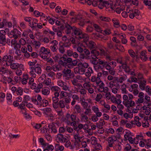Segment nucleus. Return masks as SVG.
Returning a JSON list of instances; mask_svg holds the SVG:
<instances>
[{
  "instance_id": "5fc2aeb1",
  "label": "nucleus",
  "mask_w": 151,
  "mask_h": 151,
  "mask_svg": "<svg viewBox=\"0 0 151 151\" xmlns=\"http://www.w3.org/2000/svg\"><path fill=\"white\" fill-rule=\"evenodd\" d=\"M91 57L92 58L93 60L92 62V63L94 65H96V62L97 61L96 59H98L97 57L94 58L93 57V55H91Z\"/></svg>"
},
{
  "instance_id": "0e129e2a",
  "label": "nucleus",
  "mask_w": 151,
  "mask_h": 151,
  "mask_svg": "<svg viewBox=\"0 0 151 151\" xmlns=\"http://www.w3.org/2000/svg\"><path fill=\"white\" fill-rule=\"evenodd\" d=\"M128 29L130 31H132L134 29V27L132 24H129L128 25Z\"/></svg>"
},
{
  "instance_id": "473e14b6",
  "label": "nucleus",
  "mask_w": 151,
  "mask_h": 151,
  "mask_svg": "<svg viewBox=\"0 0 151 151\" xmlns=\"http://www.w3.org/2000/svg\"><path fill=\"white\" fill-rule=\"evenodd\" d=\"M115 139H113L111 137H108V143H110L111 142H114L116 141L117 138L116 136H114Z\"/></svg>"
},
{
  "instance_id": "4468645a",
  "label": "nucleus",
  "mask_w": 151,
  "mask_h": 151,
  "mask_svg": "<svg viewBox=\"0 0 151 151\" xmlns=\"http://www.w3.org/2000/svg\"><path fill=\"white\" fill-rule=\"evenodd\" d=\"M91 24L93 25V26L95 29V30L98 32H101L102 33L103 30H101V28L97 24L92 23V22L90 23Z\"/></svg>"
},
{
  "instance_id": "ddd939ff",
  "label": "nucleus",
  "mask_w": 151,
  "mask_h": 151,
  "mask_svg": "<svg viewBox=\"0 0 151 151\" xmlns=\"http://www.w3.org/2000/svg\"><path fill=\"white\" fill-rule=\"evenodd\" d=\"M7 58V56L5 55L3 56L1 58V60L3 62V63H4L5 64L4 66H6L10 65V63L8 62Z\"/></svg>"
},
{
  "instance_id": "e433bc0d",
  "label": "nucleus",
  "mask_w": 151,
  "mask_h": 151,
  "mask_svg": "<svg viewBox=\"0 0 151 151\" xmlns=\"http://www.w3.org/2000/svg\"><path fill=\"white\" fill-rule=\"evenodd\" d=\"M59 45L60 46V47L59 48V50L60 52L62 54L64 53L65 51V50H64V47L63 46V45L62 44H59Z\"/></svg>"
},
{
  "instance_id": "2f4dec72",
  "label": "nucleus",
  "mask_w": 151,
  "mask_h": 151,
  "mask_svg": "<svg viewBox=\"0 0 151 151\" xmlns=\"http://www.w3.org/2000/svg\"><path fill=\"white\" fill-rule=\"evenodd\" d=\"M92 25H89L86 28V32H91L93 31V28L92 27Z\"/></svg>"
},
{
  "instance_id": "1a4fd4ad",
  "label": "nucleus",
  "mask_w": 151,
  "mask_h": 151,
  "mask_svg": "<svg viewBox=\"0 0 151 151\" xmlns=\"http://www.w3.org/2000/svg\"><path fill=\"white\" fill-rule=\"evenodd\" d=\"M52 100L53 101V107L54 109H57L58 107V104L59 101V98L53 96L52 97Z\"/></svg>"
},
{
  "instance_id": "58836bf2",
  "label": "nucleus",
  "mask_w": 151,
  "mask_h": 151,
  "mask_svg": "<svg viewBox=\"0 0 151 151\" xmlns=\"http://www.w3.org/2000/svg\"><path fill=\"white\" fill-rule=\"evenodd\" d=\"M129 100H127L126 101H123V103L124 105V106L127 108V110H129V108L131 106H130L129 105Z\"/></svg>"
},
{
  "instance_id": "a878e982",
  "label": "nucleus",
  "mask_w": 151,
  "mask_h": 151,
  "mask_svg": "<svg viewBox=\"0 0 151 151\" xmlns=\"http://www.w3.org/2000/svg\"><path fill=\"white\" fill-rule=\"evenodd\" d=\"M98 80V79H97V78H96L95 76H93L92 77L91 80V81L92 82H94L95 81H96V84L98 85H99L101 82H102L101 80H100L99 81H97Z\"/></svg>"
},
{
  "instance_id": "c03bdc74",
  "label": "nucleus",
  "mask_w": 151,
  "mask_h": 151,
  "mask_svg": "<svg viewBox=\"0 0 151 151\" xmlns=\"http://www.w3.org/2000/svg\"><path fill=\"white\" fill-rule=\"evenodd\" d=\"M128 52L132 58H134L135 57V52L132 50H128Z\"/></svg>"
},
{
  "instance_id": "774afa93",
  "label": "nucleus",
  "mask_w": 151,
  "mask_h": 151,
  "mask_svg": "<svg viewBox=\"0 0 151 151\" xmlns=\"http://www.w3.org/2000/svg\"><path fill=\"white\" fill-rule=\"evenodd\" d=\"M143 3L146 6H149L151 4V1L147 0H144Z\"/></svg>"
},
{
  "instance_id": "49530a36",
  "label": "nucleus",
  "mask_w": 151,
  "mask_h": 151,
  "mask_svg": "<svg viewBox=\"0 0 151 151\" xmlns=\"http://www.w3.org/2000/svg\"><path fill=\"white\" fill-rule=\"evenodd\" d=\"M91 140L92 142H93V143L92 144L93 145L96 144L97 143V139L95 137H92L91 138Z\"/></svg>"
},
{
  "instance_id": "9d476101",
  "label": "nucleus",
  "mask_w": 151,
  "mask_h": 151,
  "mask_svg": "<svg viewBox=\"0 0 151 151\" xmlns=\"http://www.w3.org/2000/svg\"><path fill=\"white\" fill-rule=\"evenodd\" d=\"M122 67L125 72L129 73L130 72V69L129 66L127 65L126 62H125L122 64Z\"/></svg>"
},
{
  "instance_id": "2eb2a0df",
  "label": "nucleus",
  "mask_w": 151,
  "mask_h": 151,
  "mask_svg": "<svg viewBox=\"0 0 151 151\" xmlns=\"http://www.w3.org/2000/svg\"><path fill=\"white\" fill-rule=\"evenodd\" d=\"M48 127L49 129H51L52 131L53 132V133H55L57 132V130L56 129L55 125L53 123L49 124L48 125Z\"/></svg>"
},
{
  "instance_id": "680f3d73",
  "label": "nucleus",
  "mask_w": 151,
  "mask_h": 151,
  "mask_svg": "<svg viewBox=\"0 0 151 151\" xmlns=\"http://www.w3.org/2000/svg\"><path fill=\"white\" fill-rule=\"evenodd\" d=\"M36 96H33L31 99V100L35 104H37L38 102V101L36 99Z\"/></svg>"
},
{
  "instance_id": "9b49d317",
  "label": "nucleus",
  "mask_w": 151,
  "mask_h": 151,
  "mask_svg": "<svg viewBox=\"0 0 151 151\" xmlns=\"http://www.w3.org/2000/svg\"><path fill=\"white\" fill-rule=\"evenodd\" d=\"M105 124L104 121V119L101 118L100 119V121H99V123L97 122L96 123L97 127L99 129H102L103 127H102Z\"/></svg>"
},
{
  "instance_id": "4c0bfd02",
  "label": "nucleus",
  "mask_w": 151,
  "mask_h": 151,
  "mask_svg": "<svg viewBox=\"0 0 151 151\" xmlns=\"http://www.w3.org/2000/svg\"><path fill=\"white\" fill-rule=\"evenodd\" d=\"M82 19V15L81 14H78L77 15L75 18H72V19H75V21H77V20L81 19Z\"/></svg>"
},
{
  "instance_id": "052dcab7",
  "label": "nucleus",
  "mask_w": 151,
  "mask_h": 151,
  "mask_svg": "<svg viewBox=\"0 0 151 151\" xmlns=\"http://www.w3.org/2000/svg\"><path fill=\"white\" fill-rule=\"evenodd\" d=\"M119 27H121L122 29L124 31H125L128 28L127 25L124 24H122L121 25H119Z\"/></svg>"
},
{
  "instance_id": "6e6552de",
  "label": "nucleus",
  "mask_w": 151,
  "mask_h": 151,
  "mask_svg": "<svg viewBox=\"0 0 151 151\" xmlns=\"http://www.w3.org/2000/svg\"><path fill=\"white\" fill-rule=\"evenodd\" d=\"M17 39H12L11 41V45L12 46H13L14 49L16 50H17L18 48H20V46L19 44H18V42H17L16 40Z\"/></svg>"
},
{
  "instance_id": "a19ab883",
  "label": "nucleus",
  "mask_w": 151,
  "mask_h": 151,
  "mask_svg": "<svg viewBox=\"0 0 151 151\" xmlns=\"http://www.w3.org/2000/svg\"><path fill=\"white\" fill-rule=\"evenodd\" d=\"M107 45L108 48L110 49H112L113 48L114 44L111 41H109L107 43Z\"/></svg>"
},
{
  "instance_id": "5701e85b",
  "label": "nucleus",
  "mask_w": 151,
  "mask_h": 151,
  "mask_svg": "<svg viewBox=\"0 0 151 151\" xmlns=\"http://www.w3.org/2000/svg\"><path fill=\"white\" fill-rule=\"evenodd\" d=\"M28 96L27 95H25L24 96V99L22 101L23 103H24L26 104V106L28 107Z\"/></svg>"
},
{
  "instance_id": "aec40b11",
  "label": "nucleus",
  "mask_w": 151,
  "mask_h": 151,
  "mask_svg": "<svg viewBox=\"0 0 151 151\" xmlns=\"http://www.w3.org/2000/svg\"><path fill=\"white\" fill-rule=\"evenodd\" d=\"M18 51H19V53H18V50H16L15 54L17 55L14 56V58L17 60H20L21 59L20 56L21 55V50H18Z\"/></svg>"
},
{
  "instance_id": "f257e3e1",
  "label": "nucleus",
  "mask_w": 151,
  "mask_h": 151,
  "mask_svg": "<svg viewBox=\"0 0 151 151\" xmlns=\"http://www.w3.org/2000/svg\"><path fill=\"white\" fill-rule=\"evenodd\" d=\"M65 27L67 29L65 32L67 34H68L71 33V35L73 36V35L80 36L81 34H82V31L80 29H78L75 26H71L68 24H66Z\"/></svg>"
},
{
  "instance_id": "0eeeda50",
  "label": "nucleus",
  "mask_w": 151,
  "mask_h": 151,
  "mask_svg": "<svg viewBox=\"0 0 151 151\" xmlns=\"http://www.w3.org/2000/svg\"><path fill=\"white\" fill-rule=\"evenodd\" d=\"M39 66H40V65L38 64H37L34 67H29V69L32 70H34L35 72L36 73L38 74H40L41 73L42 70L40 67Z\"/></svg>"
},
{
  "instance_id": "f704fd0d",
  "label": "nucleus",
  "mask_w": 151,
  "mask_h": 151,
  "mask_svg": "<svg viewBox=\"0 0 151 151\" xmlns=\"http://www.w3.org/2000/svg\"><path fill=\"white\" fill-rule=\"evenodd\" d=\"M51 82V80L49 78H47L46 80H45L44 81L42 82V83H45L47 86L50 84Z\"/></svg>"
},
{
  "instance_id": "864d4df0",
  "label": "nucleus",
  "mask_w": 151,
  "mask_h": 151,
  "mask_svg": "<svg viewBox=\"0 0 151 151\" xmlns=\"http://www.w3.org/2000/svg\"><path fill=\"white\" fill-rule=\"evenodd\" d=\"M127 145H128V146H126L124 148V151H129L132 149V147L129 144H127Z\"/></svg>"
},
{
  "instance_id": "bf43d9fd",
  "label": "nucleus",
  "mask_w": 151,
  "mask_h": 151,
  "mask_svg": "<svg viewBox=\"0 0 151 151\" xmlns=\"http://www.w3.org/2000/svg\"><path fill=\"white\" fill-rule=\"evenodd\" d=\"M45 54H42L40 53H39L38 55L40 56L42 58L44 59H46L47 58V56Z\"/></svg>"
},
{
  "instance_id": "39448f33",
  "label": "nucleus",
  "mask_w": 151,
  "mask_h": 151,
  "mask_svg": "<svg viewBox=\"0 0 151 151\" xmlns=\"http://www.w3.org/2000/svg\"><path fill=\"white\" fill-rule=\"evenodd\" d=\"M38 21L37 19H33L32 21L29 19V26L31 27L32 30L37 29L36 24L37 23Z\"/></svg>"
},
{
  "instance_id": "8fccbe9b",
  "label": "nucleus",
  "mask_w": 151,
  "mask_h": 151,
  "mask_svg": "<svg viewBox=\"0 0 151 151\" xmlns=\"http://www.w3.org/2000/svg\"><path fill=\"white\" fill-rule=\"evenodd\" d=\"M112 21L114 25H119L118 27H119V20L118 19H116L114 18L112 19Z\"/></svg>"
},
{
  "instance_id": "7c9ffc66",
  "label": "nucleus",
  "mask_w": 151,
  "mask_h": 151,
  "mask_svg": "<svg viewBox=\"0 0 151 151\" xmlns=\"http://www.w3.org/2000/svg\"><path fill=\"white\" fill-rule=\"evenodd\" d=\"M74 109L76 110L77 113H80L81 111V109L80 106L78 104L76 105L74 107Z\"/></svg>"
},
{
  "instance_id": "6e6d98bb",
  "label": "nucleus",
  "mask_w": 151,
  "mask_h": 151,
  "mask_svg": "<svg viewBox=\"0 0 151 151\" xmlns=\"http://www.w3.org/2000/svg\"><path fill=\"white\" fill-rule=\"evenodd\" d=\"M0 72L2 73V74H4L6 72V70L4 66H3L0 68Z\"/></svg>"
},
{
  "instance_id": "4d7b16f0",
  "label": "nucleus",
  "mask_w": 151,
  "mask_h": 151,
  "mask_svg": "<svg viewBox=\"0 0 151 151\" xmlns=\"http://www.w3.org/2000/svg\"><path fill=\"white\" fill-rule=\"evenodd\" d=\"M69 77H67L66 78L67 80H69L70 78H73L75 76L73 72H70L69 74Z\"/></svg>"
},
{
  "instance_id": "13d9d810",
  "label": "nucleus",
  "mask_w": 151,
  "mask_h": 151,
  "mask_svg": "<svg viewBox=\"0 0 151 151\" xmlns=\"http://www.w3.org/2000/svg\"><path fill=\"white\" fill-rule=\"evenodd\" d=\"M111 102L113 103H115L117 102V100H116V98L113 95L111 96Z\"/></svg>"
},
{
  "instance_id": "f03ea898",
  "label": "nucleus",
  "mask_w": 151,
  "mask_h": 151,
  "mask_svg": "<svg viewBox=\"0 0 151 151\" xmlns=\"http://www.w3.org/2000/svg\"><path fill=\"white\" fill-rule=\"evenodd\" d=\"M8 34L10 38L17 39L18 37H21V32L14 27L13 30H12L10 33H8Z\"/></svg>"
},
{
  "instance_id": "7ed1b4c3",
  "label": "nucleus",
  "mask_w": 151,
  "mask_h": 151,
  "mask_svg": "<svg viewBox=\"0 0 151 151\" xmlns=\"http://www.w3.org/2000/svg\"><path fill=\"white\" fill-rule=\"evenodd\" d=\"M25 105H26V104L23 103L22 102V103L19 104V107H18V108L21 109V112L23 114L24 117L26 119H28V115L27 116V110L25 107Z\"/></svg>"
},
{
  "instance_id": "37998d69",
  "label": "nucleus",
  "mask_w": 151,
  "mask_h": 151,
  "mask_svg": "<svg viewBox=\"0 0 151 151\" xmlns=\"http://www.w3.org/2000/svg\"><path fill=\"white\" fill-rule=\"evenodd\" d=\"M102 98V96L101 93L97 94L95 98V100L97 102H99Z\"/></svg>"
},
{
  "instance_id": "412c9836",
  "label": "nucleus",
  "mask_w": 151,
  "mask_h": 151,
  "mask_svg": "<svg viewBox=\"0 0 151 151\" xmlns=\"http://www.w3.org/2000/svg\"><path fill=\"white\" fill-rule=\"evenodd\" d=\"M10 65V67L13 69H17L18 68L19 66V64L18 63H11Z\"/></svg>"
},
{
  "instance_id": "79ce46f5",
  "label": "nucleus",
  "mask_w": 151,
  "mask_h": 151,
  "mask_svg": "<svg viewBox=\"0 0 151 151\" xmlns=\"http://www.w3.org/2000/svg\"><path fill=\"white\" fill-rule=\"evenodd\" d=\"M132 133L131 132H126V134L124 135V140L125 141H127L128 140L127 138L129 137L130 135H131L132 136V135H131Z\"/></svg>"
},
{
  "instance_id": "dca6fc26",
  "label": "nucleus",
  "mask_w": 151,
  "mask_h": 151,
  "mask_svg": "<svg viewBox=\"0 0 151 151\" xmlns=\"http://www.w3.org/2000/svg\"><path fill=\"white\" fill-rule=\"evenodd\" d=\"M43 114L46 115V117L48 116L49 114L51 113V109L50 108H46L43 109Z\"/></svg>"
},
{
  "instance_id": "69168bd1",
  "label": "nucleus",
  "mask_w": 151,
  "mask_h": 151,
  "mask_svg": "<svg viewBox=\"0 0 151 151\" xmlns=\"http://www.w3.org/2000/svg\"><path fill=\"white\" fill-rule=\"evenodd\" d=\"M16 74L18 76H20L22 74L21 70L20 69L18 68L16 69Z\"/></svg>"
},
{
  "instance_id": "e2e57ef3",
  "label": "nucleus",
  "mask_w": 151,
  "mask_h": 151,
  "mask_svg": "<svg viewBox=\"0 0 151 151\" xmlns=\"http://www.w3.org/2000/svg\"><path fill=\"white\" fill-rule=\"evenodd\" d=\"M94 145H95L96 150H100L102 148L101 145L97 143Z\"/></svg>"
},
{
  "instance_id": "423d86ee",
  "label": "nucleus",
  "mask_w": 151,
  "mask_h": 151,
  "mask_svg": "<svg viewBox=\"0 0 151 151\" xmlns=\"http://www.w3.org/2000/svg\"><path fill=\"white\" fill-rule=\"evenodd\" d=\"M73 60L70 58H68L67 59L66 62H64L62 60H60L58 61V64L60 65H61L64 67H66L68 63H72Z\"/></svg>"
},
{
  "instance_id": "ea45409f",
  "label": "nucleus",
  "mask_w": 151,
  "mask_h": 151,
  "mask_svg": "<svg viewBox=\"0 0 151 151\" xmlns=\"http://www.w3.org/2000/svg\"><path fill=\"white\" fill-rule=\"evenodd\" d=\"M51 90L52 91H54L58 92L60 91V89L57 86H53L51 87Z\"/></svg>"
},
{
  "instance_id": "cd10ccee",
  "label": "nucleus",
  "mask_w": 151,
  "mask_h": 151,
  "mask_svg": "<svg viewBox=\"0 0 151 151\" xmlns=\"http://www.w3.org/2000/svg\"><path fill=\"white\" fill-rule=\"evenodd\" d=\"M59 44H62L64 47H69L71 43L68 41L67 42H64V43L61 41L59 42Z\"/></svg>"
},
{
  "instance_id": "c756f323",
  "label": "nucleus",
  "mask_w": 151,
  "mask_h": 151,
  "mask_svg": "<svg viewBox=\"0 0 151 151\" xmlns=\"http://www.w3.org/2000/svg\"><path fill=\"white\" fill-rule=\"evenodd\" d=\"M26 42L25 40L23 39V38H21L19 41L18 42V44L20 45V48L21 47V45H22L23 46L26 43Z\"/></svg>"
},
{
  "instance_id": "6ab92c4d",
  "label": "nucleus",
  "mask_w": 151,
  "mask_h": 151,
  "mask_svg": "<svg viewBox=\"0 0 151 151\" xmlns=\"http://www.w3.org/2000/svg\"><path fill=\"white\" fill-rule=\"evenodd\" d=\"M28 78V75L27 74L23 75V78L22 79V84H25L27 83V80Z\"/></svg>"
},
{
  "instance_id": "de8ad7c7",
  "label": "nucleus",
  "mask_w": 151,
  "mask_h": 151,
  "mask_svg": "<svg viewBox=\"0 0 151 151\" xmlns=\"http://www.w3.org/2000/svg\"><path fill=\"white\" fill-rule=\"evenodd\" d=\"M102 5L104 7H109L110 4L109 3V1H102Z\"/></svg>"
},
{
  "instance_id": "4be33fe9",
  "label": "nucleus",
  "mask_w": 151,
  "mask_h": 151,
  "mask_svg": "<svg viewBox=\"0 0 151 151\" xmlns=\"http://www.w3.org/2000/svg\"><path fill=\"white\" fill-rule=\"evenodd\" d=\"M42 94L44 95H48L50 92V89L48 88L47 89L45 88H42Z\"/></svg>"
},
{
  "instance_id": "f8f14e48",
  "label": "nucleus",
  "mask_w": 151,
  "mask_h": 151,
  "mask_svg": "<svg viewBox=\"0 0 151 151\" xmlns=\"http://www.w3.org/2000/svg\"><path fill=\"white\" fill-rule=\"evenodd\" d=\"M50 52V49L48 48L46 49L44 47H42L40 48V50L39 52V53L45 54L46 55H48Z\"/></svg>"
},
{
  "instance_id": "09e8293b",
  "label": "nucleus",
  "mask_w": 151,
  "mask_h": 151,
  "mask_svg": "<svg viewBox=\"0 0 151 151\" xmlns=\"http://www.w3.org/2000/svg\"><path fill=\"white\" fill-rule=\"evenodd\" d=\"M139 84V86L140 88L142 90H144L145 89V84L143 83L142 81H140V83H138Z\"/></svg>"
},
{
  "instance_id": "b1692460",
  "label": "nucleus",
  "mask_w": 151,
  "mask_h": 151,
  "mask_svg": "<svg viewBox=\"0 0 151 151\" xmlns=\"http://www.w3.org/2000/svg\"><path fill=\"white\" fill-rule=\"evenodd\" d=\"M23 89L22 87H18L16 91V94L18 95H22L23 94Z\"/></svg>"
},
{
  "instance_id": "bb28decb",
  "label": "nucleus",
  "mask_w": 151,
  "mask_h": 151,
  "mask_svg": "<svg viewBox=\"0 0 151 151\" xmlns=\"http://www.w3.org/2000/svg\"><path fill=\"white\" fill-rule=\"evenodd\" d=\"M58 106H59L60 108H64L65 107L64 101L63 100H60L59 101V102H58Z\"/></svg>"
},
{
  "instance_id": "a18cd8bd",
  "label": "nucleus",
  "mask_w": 151,
  "mask_h": 151,
  "mask_svg": "<svg viewBox=\"0 0 151 151\" xmlns=\"http://www.w3.org/2000/svg\"><path fill=\"white\" fill-rule=\"evenodd\" d=\"M75 41L74 38L72 36H69L68 38V41L69 42L70 41H71L73 44H75Z\"/></svg>"
},
{
  "instance_id": "a211bd4d",
  "label": "nucleus",
  "mask_w": 151,
  "mask_h": 151,
  "mask_svg": "<svg viewBox=\"0 0 151 151\" xmlns=\"http://www.w3.org/2000/svg\"><path fill=\"white\" fill-rule=\"evenodd\" d=\"M71 72V70L69 69H67L66 70L64 69L63 71V76L64 77H67L70 73Z\"/></svg>"
},
{
  "instance_id": "393cba45",
  "label": "nucleus",
  "mask_w": 151,
  "mask_h": 151,
  "mask_svg": "<svg viewBox=\"0 0 151 151\" xmlns=\"http://www.w3.org/2000/svg\"><path fill=\"white\" fill-rule=\"evenodd\" d=\"M6 55L7 56L8 62L10 63V65L11 63H12L14 61L13 57L8 54Z\"/></svg>"
},
{
  "instance_id": "3c124183",
  "label": "nucleus",
  "mask_w": 151,
  "mask_h": 151,
  "mask_svg": "<svg viewBox=\"0 0 151 151\" xmlns=\"http://www.w3.org/2000/svg\"><path fill=\"white\" fill-rule=\"evenodd\" d=\"M129 12H130V14L129 15V17L131 19H133L135 16L134 15L135 14H134L133 10H129V11L128 12V13H129Z\"/></svg>"
},
{
  "instance_id": "603ef678",
  "label": "nucleus",
  "mask_w": 151,
  "mask_h": 151,
  "mask_svg": "<svg viewBox=\"0 0 151 151\" xmlns=\"http://www.w3.org/2000/svg\"><path fill=\"white\" fill-rule=\"evenodd\" d=\"M14 78L16 83L20 82L21 81L22 79L21 77H18L17 76H15Z\"/></svg>"
},
{
  "instance_id": "338daca9",
  "label": "nucleus",
  "mask_w": 151,
  "mask_h": 151,
  "mask_svg": "<svg viewBox=\"0 0 151 151\" xmlns=\"http://www.w3.org/2000/svg\"><path fill=\"white\" fill-rule=\"evenodd\" d=\"M40 12L37 10H35L33 12V14L36 17H38L40 15Z\"/></svg>"
},
{
  "instance_id": "20e7f679",
  "label": "nucleus",
  "mask_w": 151,
  "mask_h": 151,
  "mask_svg": "<svg viewBox=\"0 0 151 151\" xmlns=\"http://www.w3.org/2000/svg\"><path fill=\"white\" fill-rule=\"evenodd\" d=\"M6 33L4 30L0 31V44L4 45L6 43V39L5 37Z\"/></svg>"
},
{
  "instance_id": "c9c22d12",
  "label": "nucleus",
  "mask_w": 151,
  "mask_h": 151,
  "mask_svg": "<svg viewBox=\"0 0 151 151\" xmlns=\"http://www.w3.org/2000/svg\"><path fill=\"white\" fill-rule=\"evenodd\" d=\"M99 18L101 20L105 22H109L110 20L109 18L106 17L100 16Z\"/></svg>"
},
{
  "instance_id": "72a5a7b5",
  "label": "nucleus",
  "mask_w": 151,
  "mask_h": 151,
  "mask_svg": "<svg viewBox=\"0 0 151 151\" xmlns=\"http://www.w3.org/2000/svg\"><path fill=\"white\" fill-rule=\"evenodd\" d=\"M94 42L92 41H91L89 42L88 47L90 49L94 48Z\"/></svg>"
},
{
  "instance_id": "f3484780",
  "label": "nucleus",
  "mask_w": 151,
  "mask_h": 151,
  "mask_svg": "<svg viewBox=\"0 0 151 151\" xmlns=\"http://www.w3.org/2000/svg\"><path fill=\"white\" fill-rule=\"evenodd\" d=\"M88 35L86 34H81L80 36H79L78 37L75 36V38L76 39H78L80 40L82 39H87L88 37Z\"/></svg>"
},
{
  "instance_id": "c85d7f7f",
  "label": "nucleus",
  "mask_w": 151,
  "mask_h": 151,
  "mask_svg": "<svg viewBox=\"0 0 151 151\" xmlns=\"http://www.w3.org/2000/svg\"><path fill=\"white\" fill-rule=\"evenodd\" d=\"M6 23H7V20L6 18L3 19L2 22H0V28H2L4 25H6L7 24H6Z\"/></svg>"
}]
</instances>
